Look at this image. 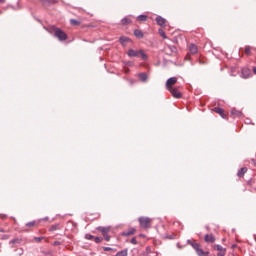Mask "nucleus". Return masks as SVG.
Listing matches in <instances>:
<instances>
[{
  "label": "nucleus",
  "instance_id": "26",
  "mask_svg": "<svg viewBox=\"0 0 256 256\" xmlns=\"http://www.w3.org/2000/svg\"><path fill=\"white\" fill-rule=\"evenodd\" d=\"M70 24L71 25H81V22L79 20H76V19H71Z\"/></svg>",
  "mask_w": 256,
  "mask_h": 256
},
{
  "label": "nucleus",
  "instance_id": "45",
  "mask_svg": "<svg viewBox=\"0 0 256 256\" xmlns=\"http://www.w3.org/2000/svg\"><path fill=\"white\" fill-rule=\"evenodd\" d=\"M140 237H145V234H140Z\"/></svg>",
  "mask_w": 256,
  "mask_h": 256
},
{
  "label": "nucleus",
  "instance_id": "16",
  "mask_svg": "<svg viewBox=\"0 0 256 256\" xmlns=\"http://www.w3.org/2000/svg\"><path fill=\"white\" fill-rule=\"evenodd\" d=\"M134 35H135V37H137L138 39H143V31H141V30H135V31H134Z\"/></svg>",
  "mask_w": 256,
  "mask_h": 256
},
{
  "label": "nucleus",
  "instance_id": "22",
  "mask_svg": "<svg viewBox=\"0 0 256 256\" xmlns=\"http://www.w3.org/2000/svg\"><path fill=\"white\" fill-rule=\"evenodd\" d=\"M167 49H168V51H169L170 53H177V47H175V46L169 45V46L167 47Z\"/></svg>",
  "mask_w": 256,
  "mask_h": 256
},
{
  "label": "nucleus",
  "instance_id": "7",
  "mask_svg": "<svg viewBox=\"0 0 256 256\" xmlns=\"http://www.w3.org/2000/svg\"><path fill=\"white\" fill-rule=\"evenodd\" d=\"M97 231H99L100 233H103V235H107V233H109V231H111V227L100 226L97 228Z\"/></svg>",
  "mask_w": 256,
  "mask_h": 256
},
{
  "label": "nucleus",
  "instance_id": "43",
  "mask_svg": "<svg viewBox=\"0 0 256 256\" xmlns=\"http://www.w3.org/2000/svg\"><path fill=\"white\" fill-rule=\"evenodd\" d=\"M0 233H5V230H3V229H0Z\"/></svg>",
  "mask_w": 256,
  "mask_h": 256
},
{
  "label": "nucleus",
  "instance_id": "20",
  "mask_svg": "<svg viewBox=\"0 0 256 256\" xmlns=\"http://www.w3.org/2000/svg\"><path fill=\"white\" fill-rule=\"evenodd\" d=\"M22 241H23V240H22L21 238H15V239H13V240L10 241V245H11V244H12V245H15V243L21 244Z\"/></svg>",
  "mask_w": 256,
  "mask_h": 256
},
{
  "label": "nucleus",
  "instance_id": "40",
  "mask_svg": "<svg viewBox=\"0 0 256 256\" xmlns=\"http://www.w3.org/2000/svg\"><path fill=\"white\" fill-rule=\"evenodd\" d=\"M19 251H20V252H19V255H22V254H23V249L20 248Z\"/></svg>",
  "mask_w": 256,
  "mask_h": 256
},
{
  "label": "nucleus",
  "instance_id": "37",
  "mask_svg": "<svg viewBox=\"0 0 256 256\" xmlns=\"http://www.w3.org/2000/svg\"><path fill=\"white\" fill-rule=\"evenodd\" d=\"M104 251H113V248H111V247H104Z\"/></svg>",
  "mask_w": 256,
  "mask_h": 256
},
{
  "label": "nucleus",
  "instance_id": "3",
  "mask_svg": "<svg viewBox=\"0 0 256 256\" xmlns=\"http://www.w3.org/2000/svg\"><path fill=\"white\" fill-rule=\"evenodd\" d=\"M138 221L144 229H149V227H151V218L149 217H140Z\"/></svg>",
  "mask_w": 256,
  "mask_h": 256
},
{
  "label": "nucleus",
  "instance_id": "27",
  "mask_svg": "<svg viewBox=\"0 0 256 256\" xmlns=\"http://www.w3.org/2000/svg\"><path fill=\"white\" fill-rule=\"evenodd\" d=\"M137 20L138 21H147V15H139Z\"/></svg>",
  "mask_w": 256,
  "mask_h": 256
},
{
  "label": "nucleus",
  "instance_id": "31",
  "mask_svg": "<svg viewBox=\"0 0 256 256\" xmlns=\"http://www.w3.org/2000/svg\"><path fill=\"white\" fill-rule=\"evenodd\" d=\"M35 221L26 223V227H35Z\"/></svg>",
  "mask_w": 256,
  "mask_h": 256
},
{
  "label": "nucleus",
  "instance_id": "9",
  "mask_svg": "<svg viewBox=\"0 0 256 256\" xmlns=\"http://www.w3.org/2000/svg\"><path fill=\"white\" fill-rule=\"evenodd\" d=\"M250 76H251V70H249L247 68H243L242 69V77L244 79H249Z\"/></svg>",
  "mask_w": 256,
  "mask_h": 256
},
{
  "label": "nucleus",
  "instance_id": "21",
  "mask_svg": "<svg viewBox=\"0 0 256 256\" xmlns=\"http://www.w3.org/2000/svg\"><path fill=\"white\" fill-rule=\"evenodd\" d=\"M251 49H253V51H256V48H252L251 46H246L245 47L246 55H251Z\"/></svg>",
  "mask_w": 256,
  "mask_h": 256
},
{
  "label": "nucleus",
  "instance_id": "2",
  "mask_svg": "<svg viewBox=\"0 0 256 256\" xmlns=\"http://www.w3.org/2000/svg\"><path fill=\"white\" fill-rule=\"evenodd\" d=\"M54 36L60 41H67V34L61 28H53Z\"/></svg>",
  "mask_w": 256,
  "mask_h": 256
},
{
  "label": "nucleus",
  "instance_id": "6",
  "mask_svg": "<svg viewBox=\"0 0 256 256\" xmlns=\"http://www.w3.org/2000/svg\"><path fill=\"white\" fill-rule=\"evenodd\" d=\"M206 243H215V236L213 234H206L204 237Z\"/></svg>",
  "mask_w": 256,
  "mask_h": 256
},
{
  "label": "nucleus",
  "instance_id": "29",
  "mask_svg": "<svg viewBox=\"0 0 256 256\" xmlns=\"http://www.w3.org/2000/svg\"><path fill=\"white\" fill-rule=\"evenodd\" d=\"M94 241H95V243H102L103 242V238L102 237H95Z\"/></svg>",
  "mask_w": 256,
  "mask_h": 256
},
{
  "label": "nucleus",
  "instance_id": "41",
  "mask_svg": "<svg viewBox=\"0 0 256 256\" xmlns=\"http://www.w3.org/2000/svg\"><path fill=\"white\" fill-rule=\"evenodd\" d=\"M146 251H151V247H147V248H146Z\"/></svg>",
  "mask_w": 256,
  "mask_h": 256
},
{
  "label": "nucleus",
  "instance_id": "1",
  "mask_svg": "<svg viewBox=\"0 0 256 256\" xmlns=\"http://www.w3.org/2000/svg\"><path fill=\"white\" fill-rule=\"evenodd\" d=\"M128 57H141L142 61H147L148 56L143 50L129 49L127 52Z\"/></svg>",
  "mask_w": 256,
  "mask_h": 256
},
{
  "label": "nucleus",
  "instance_id": "19",
  "mask_svg": "<svg viewBox=\"0 0 256 256\" xmlns=\"http://www.w3.org/2000/svg\"><path fill=\"white\" fill-rule=\"evenodd\" d=\"M246 173H247V168L244 167L238 171L237 175L238 177H243V175H245Z\"/></svg>",
  "mask_w": 256,
  "mask_h": 256
},
{
  "label": "nucleus",
  "instance_id": "38",
  "mask_svg": "<svg viewBox=\"0 0 256 256\" xmlns=\"http://www.w3.org/2000/svg\"><path fill=\"white\" fill-rule=\"evenodd\" d=\"M160 35H161L164 39H166V37H167V36H165V32H163V31H161V30H160Z\"/></svg>",
  "mask_w": 256,
  "mask_h": 256
},
{
  "label": "nucleus",
  "instance_id": "13",
  "mask_svg": "<svg viewBox=\"0 0 256 256\" xmlns=\"http://www.w3.org/2000/svg\"><path fill=\"white\" fill-rule=\"evenodd\" d=\"M138 77L142 80L143 83L147 82V79H149V76L145 72L140 73Z\"/></svg>",
  "mask_w": 256,
  "mask_h": 256
},
{
  "label": "nucleus",
  "instance_id": "42",
  "mask_svg": "<svg viewBox=\"0 0 256 256\" xmlns=\"http://www.w3.org/2000/svg\"><path fill=\"white\" fill-rule=\"evenodd\" d=\"M253 72H254V73H255V75H256V67H254V68H253Z\"/></svg>",
  "mask_w": 256,
  "mask_h": 256
},
{
  "label": "nucleus",
  "instance_id": "14",
  "mask_svg": "<svg viewBox=\"0 0 256 256\" xmlns=\"http://www.w3.org/2000/svg\"><path fill=\"white\" fill-rule=\"evenodd\" d=\"M119 42L125 47L126 43L129 42V37L121 36Z\"/></svg>",
  "mask_w": 256,
  "mask_h": 256
},
{
  "label": "nucleus",
  "instance_id": "18",
  "mask_svg": "<svg viewBox=\"0 0 256 256\" xmlns=\"http://www.w3.org/2000/svg\"><path fill=\"white\" fill-rule=\"evenodd\" d=\"M188 243L191 245V247H193V249H195V251L201 247L199 243L191 242V240H188Z\"/></svg>",
  "mask_w": 256,
  "mask_h": 256
},
{
  "label": "nucleus",
  "instance_id": "25",
  "mask_svg": "<svg viewBox=\"0 0 256 256\" xmlns=\"http://www.w3.org/2000/svg\"><path fill=\"white\" fill-rule=\"evenodd\" d=\"M121 22L122 25H129V23H131V20L129 18H123Z\"/></svg>",
  "mask_w": 256,
  "mask_h": 256
},
{
  "label": "nucleus",
  "instance_id": "12",
  "mask_svg": "<svg viewBox=\"0 0 256 256\" xmlns=\"http://www.w3.org/2000/svg\"><path fill=\"white\" fill-rule=\"evenodd\" d=\"M189 51L192 55H195L197 54V52L199 51L198 48H197V45L195 44H190L189 46Z\"/></svg>",
  "mask_w": 256,
  "mask_h": 256
},
{
  "label": "nucleus",
  "instance_id": "11",
  "mask_svg": "<svg viewBox=\"0 0 256 256\" xmlns=\"http://www.w3.org/2000/svg\"><path fill=\"white\" fill-rule=\"evenodd\" d=\"M136 232L137 230L135 228H130L129 230L123 232L122 235H124V237H129L131 235H135Z\"/></svg>",
  "mask_w": 256,
  "mask_h": 256
},
{
  "label": "nucleus",
  "instance_id": "34",
  "mask_svg": "<svg viewBox=\"0 0 256 256\" xmlns=\"http://www.w3.org/2000/svg\"><path fill=\"white\" fill-rule=\"evenodd\" d=\"M34 239L37 243H41V241H43V237H35Z\"/></svg>",
  "mask_w": 256,
  "mask_h": 256
},
{
  "label": "nucleus",
  "instance_id": "10",
  "mask_svg": "<svg viewBox=\"0 0 256 256\" xmlns=\"http://www.w3.org/2000/svg\"><path fill=\"white\" fill-rule=\"evenodd\" d=\"M214 112L217 113L218 115H220L223 119L226 118L225 110H223V108L216 107V108H214Z\"/></svg>",
  "mask_w": 256,
  "mask_h": 256
},
{
  "label": "nucleus",
  "instance_id": "32",
  "mask_svg": "<svg viewBox=\"0 0 256 256\" xmlns=\"http://www.w3.org/2000/svg\"><path fill=\"white\" fill-rule=\"evenodd\" d=\"M103 237L105 241H111V236H109V234H103Z\"/></svg>",
  "mask_w": 256,
  "mask_h": 256
},
{
  "label": "nucleus",
  "instance_id": "35",
  "mask_svg": "<svg viewBox=\"0 0 256 256\" xmlns=\"http://www.w3.org/2000/svg\"><path fill=\"white\" fill-rule=\"evenodd\" d=\"M226 250L218 252L217 256H225Z\"/></svg>",
  "mask_w": 256,
  "mask_h": 256
},
{
  "label": "nucleus",
  "instance_id": "8",
  "mask_svg": "<svg viewBox=\"0 0 256 256\" xmlns=\"http://www.w3.org/2000/svg\"><path fill=\"white\" fill-rule=\"evenodd\" d=\"M156 22H157V25H159L160 27H165V23H166L165 18L158 16L156 17Z\"/></svg>",
  "mask_w": 256,
  "mask_h": 256
},
{
  "label": "nucleus",
  "instance_id": "33",
  "mask_svg": "<svg viewBox=\"0 0 256 256\" xmlns=\"http://www.w3.org/2000/svg\"><path fill=\"white\" fill-rule=\"evenodd\" d=\"M130 243H132V245H137V238H132L131 240H130Z\"/></svg>",
  "mask_w": 256,
  "mask_h": 256
},
{
  "label": "nucleus",
  "instance_id": "39",
  "mask_svg": "<svg viewBox=\"0 0 256 256\" xmlns=\"http://www.w3.org/2000/svg\"><path fill=\"white\" fill-rule=\"evenodd\" d=\"M86 239H93V235L87 234Z\"/></svg>",
  "mask_w": 256,
  "mask_h": 256
},
{
  "label": "nucleus",
  "instance_id": "46",
  "mask_svg": "<svg viewBox=\"0 0 256 256\" xmlns=\"http://www.w3.org/2000/svg\"><path fill=\"white\" fill-rule=\"evenodd\" d=\"M40 1H42V2H43V1H45V0H40Z\"/></svg>",
  "mask_w": 256,
  "mask_h": 256
},
{
  "label": "nucleus",
  "instance_id": "44",
  "mask_svg": "<svg viewBox=\"0 0 256 256\" xmlns=\"http://www.w3.org/2000/svg\"><path fill=\"white\" fill-rule=\"evenodd\" d=\"M0 3H5V0H0Z\"/></svg>",
  "mask_w": 256,
  "mask_h": 256
},
{
  "label": "nucleus",
  "instance_id": "30",
  "mask_svg": "<svg viewBox=\"0 0 256 256\" xmlns=\"http://www.w3.org/2000/svg\"><path fill=\"white\" fill-rule=\"evenodd\" d=\"M46 3H50V5H55L57 3V0H44Z\"/></svg>",
  "mask_w": 256,
  "mask_h": 256
},
{
  "label": "nucleus",
  "instance_id": "17",
  "mask_svg": "<svg viewBox=\"0 0 256 256\" xmlns=\"http://www.w3.org/2000/svg\"><path fill=\"white\" fill-rule=\"evenodd\" d=\"M231 115H232V117H241V115H243V114L241 113V111L233 109L231 111Z\"/></svg>",
  "mask_w": 256,
  "mask_h": 256
},
{
  "label": "nucleus",
  "instance_id": "36",
  "mask_svg": "<svg viewBox=\"0 0 256 256\" xmlns=\"http://www.w3.org/2000/svg\"><path fill=\"white\" fill-rule=\"evenodd\" d=\"M53 245H54V247H57V246L61 245V242L60 241H54Z\"/></svg>",
  "mask_w": 256,
  "mask_h": 256
},
{
  "label": "nucleus",
  "instance_id": "28",
  "mask_svg": "<svg viewBox=\"0 0 256 256\" xmlns=\"http://www.w3.org/2000/svg\"><path fill=\"white\" fill-rule=\"evenodd\" d=\"M59 229V224H55L50 227V231H57Z\"/></svg>",
  "mask_w": 256,
  "mask_h": 256
},
{
  "label": "nucleus",
  "instance_id": "23",
  "mask_svg": "<svg viewBox=\"0 0 256 256\" xmlns=\"http://www.w3.org/2000/svg\"><path fill=\"white\" fill-rule=\"evenodd\" d=\"M128 252L127 249L119 251L115 256H127Z\"/></svg>",
  "mask_w": 256,
  "mask_h": 256
},
{
  "label": "nucleus",
  "instance_id": "5",
  "mask_svg": "<svg viewBox=\"0 0 256 256\" xmlns=\"http://www.w3.org/2000/svg\"><path fill=\"white\" fill-rule=\"evenodd\" d=\"M177 83V77H171L166 81V89H173V85Z\"/></svg>",
  "mask_w": 256,
  "mask_h": 256
},
{
  "label": "nucleus",
  "instance_id": "4",
  "mask_svg": "<svg viewBox=\"0 0 256 256\" xmlns=\"http://www.w3.org/2000/svg\"><path fill=\"white\" fill-rule=\"evenodd\" d=\"M168 91L175 97V99H181V97H183V94H181V91H179V88L177 87L170 88Z\"/></svg>",
  "mask_w": 256,
  "mask_h": 256
},
{
  "label": "nucleus",
  "instance_id": "24",
  "mask_svg": "<svg viewBox=\"0 0 256 256\" xmlns=\"http://www.w3.org/2000/svg\"><path fill=\"white\" fill-rule=\"evenodd\" d=\"M214 249L216 250V251H225V248H223V246H221V245H219V244H217V245H215L214 246Z\"/></svg>",
  "mask_w": 256,
  "mask_h": 256
},
{
  "label": "nucleus",
  "instance_id": "15",
  "mask_svg": "<svg viewBox=\"0 0 256 256\" xmlns=\"http://www.w3.org/2000/svg\"><path fill=\"white\" fill-rule=\"evenodd\" d=\"M196 253H197V255H199V256L209 255V252L203 251V249H201V246L196 250Z\"/></svg>",
  "mask_w": 256,
  "mask_h": 256
}]
</instances>
